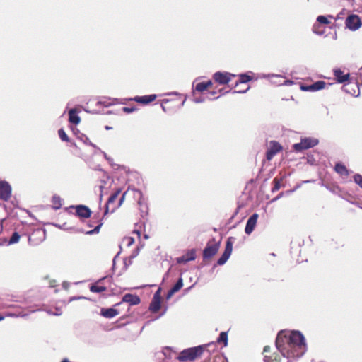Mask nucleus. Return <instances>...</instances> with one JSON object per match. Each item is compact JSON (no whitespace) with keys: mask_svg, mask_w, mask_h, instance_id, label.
Segmentation results:
<instances>
[{"mask_svg":"<svg viewBox=\"0 0 362 362\" xmlns=\"http://www.w3.org/2000/svg\"><path fill=\"white\" fill-rule=\"evenodd\" d=\"M222 342L224 344V346H226L228 344V334L226 332H221L216 342L209 343L206 346L209 347L214 346L215 348L216 346V343Z\"/></svg>","mask_w":362,"mask_h":362,"instance_id":"19","label":"nucleus"},{"mask_svg":"<svg viewBox=\"0 0 362 362\" xmlns=\"http://www.w3.org/2000/svg\"><path fill=\"white\" fill-rule=\"evenodd\" d=\"M248 89H249V87H247V88H245L244 90H233V93H245L248 90Z\"/></svg>","mask_w":362,"mask_h":362,"instance_id":"50","label":"nucleus"},{"mask_svg":"<svg viewBox=\"0 0 362 362\" xmlns=\"http://www.w3.org/2000/svg\"><path fill=\"white\" fill-rule=\"evenodd\" d=\"M102 155L110 165L113 164V159L109 157L105 152H102Z\"/></svg>","mask_w":362,"mask_h":362,"instance_id":"46","label":"nucleus"},{"mask_svg":"<svg viewBox=\"0 0 362 362\" xmlns=\"http://www.w3.org/2000/svg\"><path fill=\"white\" fill-rule=\"evenodd\" d=\"M270 77L280 78L281 76L275 75V74H268V75L263 74L262 76V78H270Z\"/></svg>","mask_w":362,"mask_h":362,"instance_id":"51","label":"nucleus"},{"mask_svg":"<svg viewBox=\"0 0 362 362\" xmlns=\"http://www.w3.org/2000/svg\"><path fill=\"white\" fill-rule=\"evenodd\" d=\"M293 83L292 81L290 80H284L283 83H280V85H291Z\"/></svg>","mask_w":362,"mask_h":362,"instance_id":"53","label":"nucleus"},{"mask_svg":"<svg viewBox=\"0 0 362 362\" xmlns=\"http://www.w3.org/2000/svg\"><path fill=\"white\" fill-rule=\"evenodd\" d=\"M124 199V194L119 199V206H120L122 204Z\"/></svg>","mask_w":362,"mask_h":362,"instance_id":"57","label":"nucleus"},{"mask_svg":"<svg viewBox=\"0 0 362 362\" xmlns=\"http://www.w3.org/2000/svg\"><path fill=\"white\" fill-rule=\"evenodd\" d=\"M195 89L199 92H202L206 89V86L204 84V82H200L196 85Z\"/></svg>","mask_w":362,"mask_h":362,"instance_id":"37","label":"nucleus"},{"mask_svg":"<svg viewBox=\"0 0 362 362\" xmlns=\"http://www.w3.org/2000/svg\"><path fill=\"white\" fill-rule=\"evenodd\" d=\"M81 298H84V297H82V296H78V297H72V298H71L70 301H72V300H74L81 299Z\"/></svg>","mask_w":362,"mask_h":362,"instance_id":"56","label":"nucleus"},{"mask_svg":"<svg viewBox=\"0 0 362 362\" xmlns=\"http://www.w3.org/2000/svg\"><path fill=\"white\" fill-rule=\"evenodd\" d=\"M64 203L63 199L59 195L54 194L51 199V207L54 210L59 209Z\"/></svg>","mask_w":362,"mask_h":362,"instance_id":"20","label":"nucleus"},{"mask_svg":"<svg viewBox=\"0 0 362 362\" xmlns=\"http://www.w3.org/2000/svg\"><path fill=\"white\" fill-rule=\"evenodd\" d=\"M270 351V346H266L264 348V352H269Z\"/></svg>","mask_w":362,"mask_h":362,"instance_id":"58","label":"nucleus"},{"mask_svg":"<svg viewBox=\"0 0 362 362\" xmlns=\"http://www.w3.org/2000/svg\"><path fill=\"white\" fill-rule=\"evenodd\" d=\"M326 83L324 81H317L310 85L311 91H317L325 88Z\"/></svg>","mask_w":362,"mask_h":362,"instance_id":"22","label":"nucleus"},{"mask_svg":"<svg viewBox=\"0 0 362 362\" xmlns=\"http://www.w3.org/2000/svg\"><path fill=\"white\" fill-rule=\"evenodd\" d=\"M120 193V190H117V192L112 194L110 197L108 198V200L107 202V208L105 211V214L108 211V206L113 203L118 197L119 194Z\"/></svg>","mask_w":362,"mask_h":362,"instance_id":"29","label":"nucleus"},{"mask_svg":"<svg viewBox=\"0 0 362 362\" xmlns=\"http://www.w3.org/2000/svg\"><path fill=\"white\" fill-rule=\"evenodd\" d=\"M188 261L187 260L186 256H185V255L177 258V262L179 264H182V263L185 264Z\"/></svg>","mask_w":362,"mask_h":362,"instance_id":"44","label":"nucleus"},{"mask_svg":"<svg viewBox=\"0 0 362 362\" xmlns=\"http://www.w3.org/2000/svg\"><path fill=\"white\" fill-rule=\"evenodd\" d=\"M68 283L67 282H64L63 283V287H64L65 288H68Z\"/></svg>","mask_w":362,"mask_h":362,"instance_id":"60","label":"nucleus"},{"mask_svg":"<svg viewBox=\"0 0 362 362\" xmlns=\"http://www.w3.org/2000/svg\"><path fill=\"white\" fill-rule=\"evenodd\" d=\"M204 348V346L200 345L184 349L180 353L177 358L180 362L193 361L203 354Z\"/></svg>","mask_w":362,"mask_h":362,"instance_id":"2","label":"nucleus"},{"mask_svg":"<svg viewBox=\"0 0 362 362\" xmlns=\"http://www.w3.org/2000/svg\"><path fill=\"white\" fill-rule=\"evenodd\" d=\"M95 149V152L94 153H101L102 154V152H104L103 151H102L98 146H96V148H93Z\"/></svg>","mask_w":362,"mask_h":362,"instance_id":"54","label":"nucleus"},{"mask_svg":"<svg viewBox=\"0 0 362 362\" xmlns=\"http://www.w3.org/2000/svg\"><path fill=\"white\" fill-rule=\"evenodd\" d=\"M62 362H69V361L67 358H64L62 361Z\"/></svg>","mask_w":362,"mask_h":362,"instance_id":"64","label":"nucleus"},{"mask_svg":"<svg viewBox=\"0 0 362 362\" xmlns=\"http://www.w3.org/2000/svg\"><path fill=\"white\" fill-rule=\"evenodd\" d=\"M20 235L17 232H13L11 235L10 240H8V245H13L17 243L20 240Z\"/></svg>","mask_w":362,"mask_h":362,"instance_id":"30","label":"nucleus"},{"mask_svg":"<svg viewBox=\"0 0 362 362\" xmlns=\"http://www.w3.org/2000/svg\"><path fill=\"white\" fill-rule=\"evenodd\" d=\"M334 75L336 77L337 81L340 83H344L345 81H348L349 78V74H344L343 71L339 69L334 70Z\"/></svg>","mask_w":362,"mask_h":362,"instance_id":"21","label":"nucleus"},{"mask_svg":"<svg viewBox=\"0 0 362 362\" xmlns=\"http://www.w3.org/2000/svg\"><path fill=\"white\" fill-rule=\"evenodd\" d=\"M354 182L362 188V176L359 174H356L354 176Z\"/></svg>","mask_w":362,"mask_h":362,"instance_id":"38","label":"nucleus"},{"mask_svg":"<svg viewBox=\"0 0 362 362\" xmlns=\"http://www.w3.org/2000/svg\"><path fill=\"white\" fill-rule=\"evenodd\" d=\"M283 177L278 178L276 177L273 180L272 182L274 184V186L272 188V192H275L281 187V182L283 181Z\"/></svg>","mask_w":362,"mask_h":362,"instance_id":"26","label":"nucleus"},{"mask_svg":"<svg viewBox=\"0 0 362 362\" xmlns=\"http://www.w3.org/2000/svg\"><path fill=\"white\" fill-rule=\"evenodd\" d=\"M45 239V229H37L33 232L29 237L28 240L30 243L37 245L42 242Z\"/></svg>","mask_w":362,"mask_h":362,"instance_id":"10","label":"nucleus"},{"mask_svg":"<svg viewBox=\"0 0 362 362\" xmlns=\"http://www.w3.org/2000/svg\"><path fill=\"white\" fill-rule=\"evenodd\" d=\"M313 31L318 35H322L324 34V30L320 29V25L317 22L314 23L313 26Z\"/></svg>","mask_w":362,"mask_h":362,"instance_id":"32","label":"nucleus"},{"mask_svg":"<svg viewBox=\"0 0 362 362\" xmlns=\"http://www.w3.org/2000/svg\"><path fill=\"white\" fill-rule=\"evenodd\" d=\"M140 248L139 247H137L132 253L131 256H130V259H134L135 258L139 253V251H140Z\"/></svg>","mask_w":362,"mask_h":362,"instance_id":"42","label":"nucleus"},{"mask_svg":"<svg viewBox=\"0 0 362 362\" xmlns=\"http://www.w3.org/2000/svg\"><path fill=\"white\" fill-rule=\"evenodd\" d=\"M204 84L206 86V88L212 85L211 81H208L206 82H204Z\"/></svg>","mask_w":362,"mask_h":362,"instance_id":"55","label":"nucleus"},{"mask_svg":"<svg viewBox=\"0 0 362 362\" xmlns=\"http://www.w3.org/2000/svg\"><path fill=\"white\" fill-rule=\"evenodd\" d=\"M156 98V95H148L144 96H136L134 98H129V100H134L142 104H148L153 102Z\"/></svg>","mask_w":362,"mask_h":362,"instance_id":"14","label":"nucleus"},{"mask_svg":"<svg viewBox=\"0 0 362 362\" xmlns=\"http://www.w3.org/2000/svg\"><path fill=\"white\" fill-rule=\"evenodd\" d=\"M153 299L160 300V288H158L153 295Z\"/></svg>","mask_w":362,"mask_h":362,"instance_id":"47","label":"nucleus"},{"mask_svg":"<svg viewBox=\"0 0 362 362\" xmlns=\"http://www.w3.org/2000/svg\"><path fill=\"white\" fill-rule=\"evenodd\" d=\"M58 134L62 141H66V142L69 141V136H67V134H66L65 131L63 129H59Z\"/></svg>","mask_w":362,"mask_h":362,"instance_id":"34","label":"nucleus"},{"mask_svg":"<svg viewBox=\"0 0 362 362\" xmlns=\"http://www.w3.org/2000/svg\"><path fill=\"white\" fill-rule=\"evenodd\" d=\"M112 280L111 276H104L99 280L97 281V282L94 284H92L90 286V291L93 293H101L103 291H105L107 290L106 286H103V284L105 281L110 282Z\"/></svg>","mask_w":362,"mask_h":362,"instance_id":"7","label":"nucleus"},{"mask_svg":"<svg viewBox=\"0 0 362 362\" xmlns=\"http://www.w3.org/2000/svg\"><path fill=\"white\" fill-rule=\"evenodd\" d=\"M193 101L195 103H203L205 101V98L204 97H194L193 98Z\"/></svg>","mask_w":362,"mask_h":362,"instance_id":"43","label":"nucleus"},{"mask_svg":"<svg viewBox=\"0 0 362 362\" xmlns=\"http://www.w3.org/2000/svg\"><path fill=\"white\" fill-rule=\"evenodd\" d=\"M166 95H178V93L177 92H173V93H168Z\"/></svg>","mask_w":362,"mask_h":362,"instance_id":"63","label":"nucleus"},{"mask_svg":"<svg viewBox=\"0 0 362 362\" xmlns=\"http://www.w3.org/2000/svg\"><path fill=\"white\" fill-rule=\"evenodd\" d=\"M183 286V281L182 278L180 277L176 284L171 288L173 291L175 292H177L180 291Z\"/></svg>","mask_w":362,"mask_h":362,"instance_id":"31","label":"nucleus"},{"mask_svg":"<svg viewBox=\"0 0 362 362\" xmlns=\"http://www.w3.org/2000/svg\"><path fill=\"white\" fill-rule=\"evenodd\" d=\"M134 197L138 198V204L140 206L142 213H147V205L144 202L142 193L140 190L134 192Z\"/></svg>","mask_w":362,"mask_h":362,"instance_id":"18","label":"nucleus"},{"mask_svg":"<svg viewBox=\"0 0 362 362\" xmlns=\"http://www.w3.org/2000/svg\"><path fill=\"white\" fill-rule=\"evenodd\" d=\"M284 192H281L279 193L276 197L273 198L271 201V202H274L276 201H277L278 199H279L280 198H281L283 196H284Z\"/></svg>","mask_w":362,"mask_h":362,"instance_id":"49","label":"nucleus"},{"mask_svg":"<svg viewBox=\"0 0 362 362\" xmlns=\"http://www.w3.org/2000/svg\"><path fill=\"white\" fill-rule=\"evenodd\" d=\"M160 308V300L152 299L149 309L152 313H157Z\"/></svg>","mask_w":362,"mask_h":362,"instance_id":"24","label":"nucleus"},{"mask_svg":"<svg viewBox=\"0 0 362 362\" xmlns=\"http://www.w3.org/2000/svg\"><path fill=\"white\" fill-rule=\"evenodd\" d=\"M71 207L76 209V215L81 218H88L91 216V210L85 205L71 206Z\"/></svg>","mask_w":362,"mask_h":362,"instance_id":"11","label":"nucleus"},{"mask_svg":"<svg viewBox=\"0 0 362 362\" xmlns=\"http://www.w3.org/2000/svg\"><path fill=\"white\" fill-rule=\"evenodd\" d=\"M317 22L319 24H325V25L330 23V21L328 20V17L325 16H318L317 18Z\"/></svg>","mask_w":362,"mask_h":362,"instance_id":"35","label":"nucleus"},{"mask_svg":"<svg viewBox=\"0 0 362 362\" xmlns=\"http://www.w3.org/2000/svg\"><path fill=\"white\" fill-rule=\"evenodd\" d=\"M170 101V100L169 99H163L161 100V108L163 110V112H168L170 111L169 109L165 105V104L168 103Z\"/></svg>","mask_w":362,"mask_h":362,"instance_id":"39","label":"nucleus"},{"mask_svg":"<svg viewBox=\"0 0 362 362\" xmlns=\"http://www.w3.org/2000/svg\"><path fill=\"white\" fill-rule=\"evenodd\" d=\"M77 137L82 141L85 144L92 146L93 148H96V145L92 143L88 136L82 133H79Z\"/></svg>","mask_w":362,"mask_h":362,"instance_id":"28","label":"nucleus"},{"mask_svg":"<svg viewBox=\"0 0 362 362\" xmlns=\"http://www.w3.org/2000/svg\"><path fill=\"white\" fill-rule=\"evenodd\" d=\"M235 75L228 72H216L214 74V79L216 82L219 84L224 85L227 84L230 81L232 77H235Z\"/></svg>","mask_w":362,"mask_h":362,"instance_id":"8","label":"nucleus"},{"mask_svg":"<svg viewBox=\"0 0 362 362\" xmlns=\"http://www.w3.org/2000/svg\"><path fill=\"white\" fill-rule=\"evenodd\" d=\"M185 256H186L187 260L188 262L194 260L196 259L195 250H189Z\"/></svg>","mask_w":362,"mask_h":362,"instance_id":"33","label":"nucleus"},{"mask_svg":"<svg viewBox=\"0 0 362 362\" xmlns=\"http://www.w3.org/2000/svg\"><path fill=\"white\" fill-rule=\"evenodd\" d=\"M282 146L276 141H272L270 142V146L269 148V150L272 151L273 153L276 154L280 151H281Z\"/></svg>","mask_w":362,"mask_h":362,"instance_id":"25","label":"nucleus"},{"mask_svg":"<svg viewBox=\"0 0 362 362\" xmlns=\"http://www.w3.org/2000/svg\"><path fill=\"white\" fill-rule=\"evenodd\" d=\"M276 347L287 362L300 358L307 351L305 339L299 331H281L276 339Z\"/></svg>","mask_w":362,"mask_h":362,"instance_id":"1","label":"nucleus"},{"mask_svg":"<svg viewBox=\"0 0 362 362\" xmlns=\"http://www.w3.org/2000/svg\"><path fill=\"white\" fill-rule=\"evenodd\" d=\"M276 154L273 153L272 151H270L269 149L267 151V153H266V158L268 160H272L274 156H275Z\"/></svg>","mask_w":362,"mask_h":362,"instance_id":"45","label":"nucleus"},{"mask_svg":"<svg viewBox=\"0 0 362 362\" xmlns=\"http://www.w3.org/2000/svg\"><path fill=\"white\" fill-rule=\"evenodd\" d=\"M136 107H124L122 108V110L125 112V113H132L133 112H134L136 110Z\"/></svg>","mask_w":362,"mask_h":362,"instance_id":"41","label":"nucleus"},{"mask_svg":"<svg viewBox=\"0 0 362 362\" xmlns=\"http://www.w3.org/2000/svg\"><path fill=\"white\" fill-rule=\"evenodd\" d=\"M134 243V239L132 237H126L123 239V243H124L127 247H130Z\"/></svg>","mask_w":362,"mask_h":362,"instance_id":"36","label":"nucleus"},{"mask_svg":"<svg viewBox=\"0 0 362 362\" xmlns=\"http://www.w3.org/2000/svg\"><path fill=\"white\" fill-rule=\"evenodd\" d=\"M119 314V311L113 308H102L100 310V315L108 319H111Z\"/></svg>","mask_w":362,"mask_h":362,"instance_id":"16","label":"nucleus"},{"mask_svg":"<svg viewBox=\"0 0 362 362\" xmlns=\"http://www.w3.org/2000/svg\"><path fill=\"white\" fill-rule=\"evenodd\" d=\"M12 188L6 180H0V199L8 201L11 196Z\"/></svg>","mask_w":362,"mask_h":362,"instance_id":"6","label":"nucleus"},{"mask_svg":"<svg viewBox=\"0 0 362 362\" xmlns=\"http://www.w3.org/2000/svg\"><path fill=\"white\" fill-rule=\"evenodd\" d=\"M132 259H130V258H129V262H127H127H126V260H125V261H124V264H125V265H129V264H132Z\"/></svg>","mask_w":362,"mask_h":362,"instance_id":"59","label":"nucleus"},{"mask_svg":"<svg viewBox=\"0 0 362 362\" xmlns=\"http://www.w3.org/2000/svg\"><path fill=\"white\" fill-rule=\"evenodd\" d=\"M251 80V76L247 74H241L239 75V80L236 82L235 86H238L240 83H246Z\"/></svg>","mask_w":362,"mask_h":362,"instance_id":"27","label":"nucleus"},{"mask_svg":"<svg viewBox=\"0 0 362 362\" xmlns=\"http://www.w3.org/2000/svg\"><path fill=\"white\" fill-rule=\"evenodd\" d=\"M134 233H136V234L138 235V236H140V235H141L140 231H139V230H134Z\"/></svg>","mask_w":362,"mask_h":362,"instance_id":"61","label":"nucleus"},{"mask_svg":"<svg viewBox=\"0 0 362 362\" xmlns=\"http://www.w3.org/2000/svg\"><path fill=\"white\" fill-rule=\"evenodd\" d=\"M220 241L216 242L214 238L209 240L203 250V259H208L214 256L220 247Z\"/></svg>","mask_w":362,"mask_h":362,"instance_id":"3","label":"nucleus"},{"mask_svg":"<svg viewBox=\"0 0 362 362\" xmlns=\"http://www.w3.org/2000/svg\"><path fill=\"white\" fill-rule=\"evenodd\" d=\"M300 89L304 91H311L310 85H301Z\"/></svg>","mask_w":362,"mask_h":362,"instance_id":"48","label":"nucleus"},{"mask_svg":"<svg viewBox=\"0 0 362 362\" xmlns=\"http://www.w3.org/2000/svg\"><path fill=\"white\" fill-rule=\"evenodd\" d=\"M258 214H253L247 221L246 226L245 228V232L246 234L250 235L255 229L257 218H258Z\"/></svg>","mask_w":362,"mask_h":362,"instance_id":"12","label":"nucleus"},{"mask_svg":"<svg viewBox=\"0 0 362 362\" xmlns=\"http://www.w3.org/2000/svg\"><path fill=\"white\" fill-rule=\"evenodd\" d=\"M318 144V140L313 138L302 139L300 142L293 145V148L296 152H301L303 150L315 146Z\"/></svg>","mask_w":362,"mask_h":362,"instance_id":"4","label":"nucleus"},{"mask_svg":"<svg viewBox=\"0 0 362 362\" xmlns=\"http://www.w3.org/2000/svg\"><path fill=\"white\" fill-rule=\"evenodd\" d=\"M122 301L128 303L131 305H138L141 300L140 298L137 295L127 293L123 296Z\"/></svg>","mask_w":362,"mask_h":362,"instance_id":"15","label":"nucleus"},{"mask_svg":"<svg viewBox=\"0 0 362 362\" xmlns=\"http://www.w3.org/2000/svg\"><path fill=\"white\" fill-rule=\"evenodd\" d=\"M69 121L70 123L77 125L81 122V118L78 115V112L76 109L71 108L69 110Z\"/></svg>","mask_w":362,"mask_h":362,"instance_id":"17","label":"nucleus"},{"mask_svg":"<svg viewBox=\"0 0 362 362\" xmlns=\"http://www.w3.org/2000/svg\"><path fill=\"white\" fill-rule=\"evenodd\" d=\"M98 103L103 104L105 106H107L108 105V104H106L105 102H102V101H98Z\"/></svg>","mask_w":362,"mask_h":362,"instance_id":"62","label":"nucleus"},{"mask_svg":"<svg viewBox=\"0 0 362 362\" xmlns=\"http://www.w3.org/2000/svg\"><path fill=\"white\" fill-rule=\"evenodd\" d=\"M235 240V238L229 237L226 241V247L224 252L217 260V264L223 265L231 255L233 250V244Z\"/></svg>","mask_w":362,"mask_h":362,"instance_id":"5","label":"nucleus"},{"mask_svg":"<svg viewBox=\"0 0 362 362\" xmlns=\"http://www.w3.org/2000/svg\"><path fill=\"white\" fill-rule=\"evenodd\" d=\"M335 171L340 174L341 175H346L347 176L349 175V171L346 166L341 163H337L334 167Z\"/></svg>","mask_w":362,"mask_h":362,"instance_id":"23","label":"nucleus"},{"mask_svg":"<svg viewBox=\"0 0 362 362\" xmlns=\"http://www.w3.org/2000/svg\"><path fill=\"white\" fill-rule=\"evenodd\" d=\"M103 223L102 222V220H100L99 223L93 230H90L88 231H85L82 228H74V227H71V228H68L67 230H70L74 233H85L86 235H94V234H98L100 232V228L103 226Z\"/></svg>","mask_w":362,"mask_h":362,"instance_id":"13","label":"nucleus"},{"mask_svg":"<svg viewBox=\"0 0 362 362\" xmlns=\"http://www.w3.org/2000/svg\"><path fill=\"white\" fill-rule=\"evenodd\" d=\"M361 26V18L356 15H351L346 20V27L355 31Z\"/></svg>","mask_w":362,"mask_h":362,"instance_id":"9","label":"nucleus"},{"mask_svg":"<svg viewBox=\"0 0 362 362\" xmlns=\"http://www.w3.org/2000/svg\"><path fill=\"white\" fill-rule=\"evenodd\" d=\"M264 361V362H279V360L277 358L276 356H275L274 358H272L271 356H265Z\"/></svg>","mask_w":362,"mask_h":362,"instance_id":"40","label":"nucleus"},{"mask_svg":"<svg viewBox=\"0 0 362 362\" xmlns=\"http://www.w3.org/2000/svg\"><path fill=\"white\" fill-rule=\"evenodd\" d=\"M176 293L175 291H173L172 288L170 290L168 291V294H167V299H169L171 298V296L175 293Z\"/></svg>","mask_w":362,"mask_h":362,"instance_id":"52","label":"nucleus"}]
</instances>
